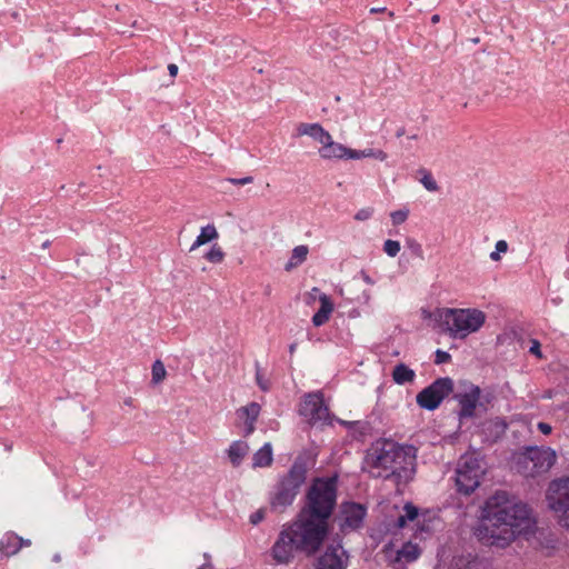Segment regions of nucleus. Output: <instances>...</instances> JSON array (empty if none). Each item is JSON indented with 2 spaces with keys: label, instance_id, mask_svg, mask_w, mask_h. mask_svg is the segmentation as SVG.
<instances>
[{
  "label": "nucleus",
  "instance_id": "052dcab7",
  "mask_svg": "<svg viewBox=\"0 0 569 569\" xmlns=\"http://www.w3.org/2000/svg\"><path fill=\"white\" fill-rule=\"evenodd\" d=\"M341 423L347 425V426H353V425L359 423V421H351V422L341 421Z\"/></svg>",
  "mask_w": 569,
  "mask_h": 569
},
{
  "label": "nucleus",
  "instance_id": "412c9836",
  "mask_svg": "<svg viewBox=\"0 0 569 569\" xmlns=\"http://www.w3.org/2000/svg\"><path fill=\"white\" fill-rule=\"evenodd\" d=\"M421 555V549L417 543H412L411 541H407L402 545V547L396 552V557L392 562H399L402 559L410 563L416 561Z\"/></svg>",
  "mask_w": 569,
  "mask_h": 569
},
{
  "label": "nucleus",
  "instance_id": "1a4fd4ad",
  "mask_svg": "<svg viewBox=\"0 0 569 569\" xmlns=\"http://www.w3.org/2000/svg\"><path fill=\"white\" fill-rule=\"evenodd\" d=\"M399 443L392 440H378L367 450L363 462L371 468L390 469L395 458H400L397 453Z\"/></svg>",
  "mask_w": 569,
  "mask_h": 569
},
{
  "label": "nucleus",
  "instance_id": "f704fd0d",
  "mask_svg": "<svg viewBox=\"0 0 569 569\" xmlns=\"http://www.w3.org/2000/svg\"><path fill=\"white\" fill-rule=\"evenodd\" d=\"M451 360V356L449 352L443 351L441 349H437L435 352V363L442 365L447 363Z\"/></svg>",
  "mask_w": 569,
  "mask_h": 569
},
{
  "label": "nucleus",
  "instance_id": "6e6552de",
  "mask_svg": "<svg viewBox=\"0 0 569 569\" xmlns=\"http://www.w3.org/2000/svg\"><path fill=\"white\" fill-rule=\"evenodd\" d=\"M455 385L450 377L437 378L429 386L419 391L416 402L421 409L433 411L453 391Z\"/></svg>",
  "mask_w": 569,
  "mask_h": 569
},
{
  "label": "nucleus",
  "instance_id": "473e14b6",
  "mask_svg": "<svg viewBox=\"0 0 569 569\" xmlns=\"http://www.w3.org/2000/svg\"><path fill=\"white\" fill-rule=\"evenodd\" d=\"M401 246L397 240L388 239L383 243V251L391 258H395L400 252Z\"/></svg>",
  "mask_w": 569,
  "mask_h": 569
},
{
  "label": "nucleus",
  "instance_id": "13d9d810",
  "mask_svg": "<svg viewBox=\"0 0 569 569\" xmlns=\"http://www.w3.org/2000/svg\"><path fill=\"white\" fill-rule=\"evenodd\" d=\"M296 349H297V343H296V342H293V343H291V345L289 346V352H290L291 355L296 351Z\"/></svg>",
  "mask_w": 569,
  "mask_h": 569
},
{
  "label": "nucleus",
  "instance_id": "aec40b11",
  "mask_svg": "<svg viewBox=\"0 0 569 569\" xmlns=\"http://www.w3.org/2000/svg\"><path fill=\"white\" fill-rule=\"evenodd\" d=\"M391 377L395 383L403 386L407 383H412L415 381L416 372L406 363L399 362L393 367Z\"/></svg>",
  "mask_w": 569,
  "mask_h": 569
},
{
  "label": "nucleus",
  "instance_id": "37998d69",
  "mask_svg": "<svg viewBox=\"0 0 569 569\" xmlns=\"http://www.w3.org/2000/svg\"><path fill=\"white\" fill-rule=\"evenodd\" d=\"M538 430L542 433V435H550L551 431H552V428L549 423L547 422H539L538 423Z\"/></svg>",
  "mask_w": 569,
  "mask_h": 569
},
{
  "label": "nucleus",
  "instance_id": "e2e57ef3",
  "mask_svg": "<svg viewBox=\"0 0 569 569\" xmlns=\"http://www.w3.org/2000/svg\"><path fill=\"white\" fill-rule=\"evenodd\" d=\"M49 246H50V241L49 240H47V241H44L42 243V248H48Z\"/></svg>",
  "mask_w": 569,
  "mask_h": 569
},
{
  "label": "nucleus",
  "instance_id": "6ab92c4d",
  "mask_svg": "<svg viewBox=\"0 0 569 569\" xmlns=\"http://www.w3.org/2000/svg\"><path fill=\"white\" fill-rule=\"evenodd\" d=\"M21 543H19L18 535L9 531L3 535L0 540V559L8 558L19 552Z\"/></svg>",
  "mask_w": 569,
  "mask_h": 569
},
{
  "label": "nucleus",
  "instance_id": "5701e85b",
  "mask_svg": "<svg viewBox=\"0 0 569 569\" xmlns=\"http://www.w3.org/2000/svg\"><path fill=\"white\" fill-rule=\"evenodd\" d=\"M420 510L412 502H406L403 506V513L400 515L395 521L396 529H403L408 522L415 521L419 517Z\"/></svg>",
  "mask_w": 569,
  "mask_h": 569
},
{
  "label": "nucleus",
  "instance_id": "b1692460",
  "mask_svg": "<svg viewBox=\"0 0 569 569\" xmlns=\"http://www.w3.org/2000/svg\"><path fill=\"white\" fill-rule=\"evenodd\" d=\"M253 467L257 468H264L269 467L272 463V446L271 443L267 442L264 443L254 455L252 458Z\"/></svg>",
  "mask_w": 569,
  "mask_h": 569
},
{
  "label": "nucleus",
  "instance_id": "f3484780",
  "mask_svg": "<svg viewBox=\"0 0 569 569\" xmlns=\"http://www.w3.org/2000/svg\"><path fill=\"white\" fill-rule=\"evenodd\" d=\"M297 136H309L322 144L331 134L320 123L302 122L297 127Z\"/></svg>",
  "mask_w": 569,
  "mask_h": 569
},
{
  "label": "nucleus",
  "instance_id": "de8ad7c7",
  "mask_svg": "<svg viewBox=\"0 0 569 569\" xmlns=\"http://www.w3.org/2000/svg\"><path fill=\"white\" fill-rule=\"evenodd\" d=\"M254 423L256 422L246 421V435H250L251 432H253Z\"/></svg>",
  "mask_w": 569,
  "mask_h": 569
},
{
  "label": "nucleus",
  "instance_id": "4d7b16f0",
  "mask_svg": "<svg viewBox=\"0 0 569 569\" xmlns=\"http://www.w3.org/2000/svg\"><path fill=\"white\" fill-rule=\"evenodd\" d=\"M439 20H440L439 14H433V16L431 17V22H432L433 24H435V23H438V22H439Z\"/></svg>",
  "mask_w": 569,
  "mask_h": 569
},
{
  "label": "nucleus",
  "instance_id": "4c0bfd02",
  "mask_svg": "<svg viewBox=\"0 0 569 569\" xmlns=\"http://www.w3.org/2000/svg\"><path fill=\"white\" fill-rule=\"evenodd\" d=\"M407 244L413 254H416L418 257H422V252H423L422 247L418 241H416L415 239H408Z\"/></svg>",
  "mask_w": 569,
  "mask_h": 569
},
{
  "label": "nucleus",
  "instance_id": "7c9ffc66",
  "mask_svg": "<svg viewBox=\"0 0 569 569\" xmlns=\"http://www.w3.org/2000/svg\"><path fill=\"white\" fill-rule=\"evenodd\" d=\"M204 258L211 263H220L223 261L224 252L221 247L213 244L211 249L204 253Z\"/></svg>",
  "mask_w": 569,
  "mask_h": 569
},
{
  "label": "nucleus",
  "instance_id": "dca6fc26",
  "mask_svg": "<svg viewBox=\"0 0 569 569\" xmlns=\"http://www.w3.org/2000/svg\"><path fill=\"white\" fill-rule=\"evenodd\" d=\"M348 147L335 142L330 136L327 141H323L322 147L319 149V154L322 159H346Z\"/></svg>",
  "mask_w": 569,
  "mask_h": 569
},
{
  "label": "nucleus",
  "instance_id": "423d86ee",
  "mask_svg": "<svg viewBox=\"0 0 569 569\" xmlns=\"http://www.w3.org/2000/svg\"><path fill=\"white\" fill-rule=\"evenodd\" d=\"M417 451L418 449L413 445L399 443L397 453H400L399 457L401 458H395V462H392L393 466H391L389 473L385 476L379 473L377 477L391 480L397 486L410 482L417 471Z\"/></svg>",
  "mask_w": 569,
  "mask_h": 569
},
{
  "label": "nucleus",
  "instance_id": "f257e3e1",
  "mask_svg": "<svg viewBox=\"0 0 569 569\" xmlns=\"http://www.w3.org/2000/svg\"><path fill=\"white\" fill-rule=\"evenodd\" d=\"M338 475L316 477L305 495V502L295 520L284 525L272 547L270 557L276 565H289L296 555L317 556L323 548L337 507Z\"/></svg>",
  "mask_w": 569,
  "mask_h": 569
},
{
  "label": "nucleus",
  "instance_id": "680f3d73",
  "mask_svg": "<svg viewBox=\"0 0 569 569\" xmlns=\"http://www.w3.org/2000/svg\"><path fill=\"white\" fill-rule=\"evenodd\" d=\"M203 558H204L206 562H210V560H211V556L207 552L203 555Z\"/></svg>",
  "mask_w": 569,
  "mask_h": 569
},
{
  "label": "nucleus",
  "instance_id": "3c124183",
  "mask_svg": "<svg viewBox=\"0 0 569 569\" xmlns=\"http://www.w3.org/2000/svg\"><path fill=\"white\" fill-rule=\"evenodd\" d=\"M387 11V8L385 7H381V8H371L370 9V13H381V12H386Z\"/></svg>",
  "mask_w": 569,
  "mask_h": 569
},
{
  "label": "nucleus",
  "instance_id": "ea45409f",
  "mask_svg": "<svg viewBox=\"0 0 569 569\" xmlns=\"http://www.w3.org/2000/svg\"><path fill=\"white\" fill-rule=\"evenodd\" d=\"M229 182H231L232 184L234 186H244V184H248V183H252L253 182V177L252 176H247V177H243V178H228L227 179Z\"/></svg>",
  "mask_w": 569,
  "mask_h": 569
},
{
  "label": "nucleus",
  "instance_id": "39448f33",
  "mask_svg": "<svg viewBox=\"0 0 569 569\" xmlns=\"http://www.w3.org/2000/svg\"><path fill=\"white\" fill-rule=\"evenodd\" d=\"M483 472L485 470L478 456L475 453L461 456L455 477L457 492L470 496L480 486Z\"/></svg>",
  "mask_w": 569,
  "mask_h": 569
},
{
  "label": "nucleus",
  "instance_id": "0eeeda50",
  "mask_svg": "<svg viewBox=\"0 0 569 569\" xmlns=\"http://www.w3.org/2000/svg\"><path fill=\"white\" fill-rule=\"evenodd\" d=\"M549 508L561 527L569 529V477L552 480L547 492Z\"/></svg>",
  "mask_w": 569,
  "mask_h": 569
},
{
  "label": "nucleus",
  "instance_id": "2f4dec72",
  "mask_svg": "<svg viewBox=\"0 0 569 569\" xmlns=\"http://www.w3.org/2000/svg\"><path fill=\"white\" fill-rule=\"evenodd\" d=\"M152 383L157 385L161 382L166 377V368L160 360H156L152 365Z\"/></svg>",
  "mask_w": 569,
  "mask_h": 569
},
{
  "label": "nucleus",
  "instance_id": "f8f14e48",
  "mask_svg": "<svg viewBox=\"0 0 569 569\" xmlns=\"http://www.w3.org/2000/svg\"><path fill=\"white\" fill-rule=\"evenodd\" d=\"M349 553L340 543L329 545L322 555L317 558L315 569H347Z\"/></svg>",
  "mask_w": 569,
  "mask_h": 569
},
{
  "label": "nucleus",
  "instance_id": "c9c22d12",
  "mask_svg": "<svg viewBox=\"0 0 569 569\" xmlns=\"http://www.w3.org/2000/svg\"><path fill=\"white\" fill-rule=\"evenodd\" d=\"M367 158H373L380 161H383L387 159V153L381 149H366Z\"/></svg>",
  "mask_w": 569,
  "mask_h": 569
},
{
  "label": "nucleus",
  "instance_id": "bf43d9fd",
  "mask_svg": "<svg viewBox=\"0 0 569 569\" xmlns=\"http://www.w3.org/2000/svg\"><path fill=\"white\" fill-rule=\"evenodd\" d=\"M419 530L420 531H429L430 529L428 526L421 525V526H419Z\"/></svg>",
  "mask_w": 569,
  "mask_h": 569
},
{
  "label": "nucleus",
  "instance_id": "0e129e2a",
  "mask_svg": "<svg viewBox=\"0 0 569 569\" xmlns=\"http://www.w3.org/2000/svg\"><path fill=\"white\" fill-rule=\"evenodd\" d=\"M388 16H389L390 19H393V17H395L393 11H388Z\"/></svg>",
  "mask_w": 569,
  "mask_h": 569
},
{
  "label": "nucleus",
  "instance_id": "58836bf2",
  "mask_svg": "<svg viewBox=\"0 0 569 569\" xmlns=\"http://www.w3.org/2000/svg\"><path fill=\"white\" fill-rule=\"evenodd\" d=\"M362 158H367L366 149L365 150H356V149L348 148L346 159L358 160V159H362Z\"/></svg>",
  "mask_w": 569,
  "mask_h": 569
},
{
  "label": "nucleus",
  "instance_id": "f03ea898",
  "mask_svg": "<svg viewBox=\"0 0 569 569\" xmlns=\"http://www.w3.org/2000/svg\"><path fill=\"white\" fill-rule=\"evenodd\" d=\"M532 525L528 506L500 490L485 501L475 536L482 545L506 548Z\"/></svg>",
  "mask_w": 569,
  "mask_h": 569
},
{
  "label": "nucleus",
  "instance_id": "8fccbe9b",
  "mask_svg": "<svg viewBox=\"0 0 569 569\" xmlns=\"http://www.w3.org/2000/svg\"><path fill=\"white\" fill-rule=\"evenodd\" d=\"M492 399V395L491 393H486L485 396L481 395V401L486 405V403H490Z\"/></svg>",
  "mask_w": 569,
  "mask_h": 569
},
{
  "label": "nucleus",
  "instance_id": "c756f323",
  "mask_svg": "<svg viewBox=\"0 0 569 569\" xmlns=\"http://www.w3.org/2000/svg\"><path fill=\"white\" fill-rule=\"evenodd\" d=\"M419 173L422 174L420 182L423 184V187L428 191H432V192L438 191L439 186H438L437 181L435 180V178L432 177L430 171H428L427 169H420Z\"/></svg>",
  "mask_w": 569,
  "mask_h": 569
},
{
  "label": "nucleus",
  "instance_id": "09e8293b",
  "mask_svg": "<svg viewBox=\"0 0 569 569\" xmlns=\"http://www.w3.org/2000/svg\"><path fill=\"white\" fill-rule=\"evenodd\" d=\"M18 539H19V543H21V548L22 547H29L31 546V540L29 539H23L22 537L18 536Z\"/></svg>",
  "mask_w": 569,
  "mask_h": 569
},
{
  "label": "nucleus",
  "instance_id": "864d4df0",
  "mask_svg": "<svg viewBox=\"0 0 569 569\" xmlns=\"http://www.w3.org/2000/svg\"><path fill=\"white\" fill-rule=\"evenodd\" d=\"M406 133V129L403 127L399 128L397 131H396V137L397 138H400L402 137L403 134Z\"/></svg>",
  "mask_w": 569,
  "mask_h": 569
},
{
  "label": "nucleus",
  "instance_id": "4be33fe9",
  "mask_svg": "<svg viewBox=\"0 0 569 569\" xmlns=\"http://www.w3.org/2000/svg\"><path fill=\"white\" fill-rule=\"evenodd\" d=\"M248 450H249L248 443L244 441H241V440L233 441L229 446L227 453H228V458L233 467H238L241 465L243 458L248 453Z\"/></svg>",
  "mask_w": 569,
  "mask_h": 569
},
{
  "label": "nucleus",
  "instance_id": "c03bdc74",
  "mask_svg": "<svg viewBox=\"0 0 569 569\" xmlns=\"http://www.w3.org/2000/svg\"><path fill=\"white\" fill-rule=\"evenodd\" d=\"M508 250V243L505 240H499L496 243V251L501 253Z\"/></svg>",
  "mask_w": 569,
  "mask_h": 569
},
{
  "label": "nucleus",
  "instance_id": "5fc2aeb1",
  "mask_svg": "<svg viewBox=\"0 0 569 569\" xmlns=\"http://www.w3.org/2000/svg\"><path fill=\"white\" fill-rule=\"evenodd\" d=\"M207 568H212L211 562H204L203 565H201V566H200V567H198L197 569H207Z\"/></svg>",
  "mask_w": 569,
  "mask_h": 569
},
{
  "label": "nucleus",
  "instance_id": "2eb2a0df",
  "mask_svg": "<svg viewBox=\"0 0 569 569\" xmlns=\"http://www.w3.org/2000/svg\"><path fill=\"white\" fill-rule=\"evenodd\" d=\"M508 422L502 417H495L482 423V433L489 442H498L505 436Z\"/></svg>",
  "mask_w": 569,
  "mask_h": 569
},
{
  "label": "nucleus",
  "instance_id": "a18cd8bd",
  "mask_svg": "<svg viewBox=\"0 0 569 569\" xmlns=\"http://www.w3.org/2000/svg\"><path fill=\"white\" fill-rule=\"evenodd\" d=\"M359 277L368 284H375V280L365 270H360Z\"/></svg>",
  "mask_w": 569,
  "mask_h": 569
},
{
  "label": "nucleus",
  "instance_id": "6e6d98bb",
  "mask_svg": "<svg viewBox=\"0 0 569 569\" xmlns=\"http://www.w3.org/2000/svg\"><path fill=\"white\" fill-rule=\"evenodd\" d=\"M52 561L53 562H60L61 561V556L60 553H54L53 557H52Z\"/></svg>",
  "mask_w": 569,
  "mask_h": 569
},
{
  "label": "nucleus",
  "instance_id": "72a5a7b5",
  "mask_svg": "<svg viewBox=\"0 0 569 569\" xmlns=\"http://www.w3.org/2000/svg\"><path fill=\"white\" fill-rule=\"evenodd\" d=\"M408 216H409L408 209H399V210L392 211L390 213L391 221H392L393 226H399V224L403 223L408 219Z\"/></svg>",
  "mask_w": 569,
  "mask_h": 569
},
{
  "label": "nucleus",
  "instance_id": "9b49d317",
  "mask_svg": "<svg viewBox=\"0 0 569 569\" xmlns=\"http://www.w3.org/2000/svg\"><path fill=\"white\" fill-rule=\"evenodd\" d=\"M299 415L308 418L312 423L329 419L330 411L325 403L323 393L318 391L305 395L299 407Z\"/></svg>",
  "mask_w": 569,
  "mask_h": 569
},
{
  "label": "nucleus",
  "instance_id": "603ef678",
  "mask_svg": "<svg viewBox=\"0 0 569 569\" xmlns=\"http://www.w3.org/2000/svg\"><path fill=\"white\" fill-rule=\"evenodd\" d=\"M490 259H491V260H493V261H498V260H500V253H499V252H497L496 250H495V251H492V252L490 253Z\"/></svg>",
  "mask_w": 569,
  "mask_h": 569
},
{
  "label": "nucleus",
  "instance_id": "a878e982",
  "mask_svg": "<svg viewBox=\"0 0 569 569\" xmlns=\"http://www.w3.org/2000/svg\"><path fill=\"white\" fill-rule=\"evenodd\" d=\"M308 252H309L308 247L303 246V244L297 246L296 248H293L291 257L288 260V262L286 263L284 269L287 271H290L291 269L301 264L307 259Z\"/></svg>",
  "mask_w": 569,
  "mask_h": 569
},
{
  "label": "nucleus",
  "instance_id": "c85d7f7f",
  "mask_svg": "<svg viewBox=\"0 0 569 569\" xmlns=\"http://www.w3.org/2000/svg\"><path fill=\"white\" fill-rule=\"evenodd\" d=\"M254 380L261 391L267 392L271 389V382L266 377L263 369L261 368L258 360L254 361Z\"/></svg>",
  "mask_w": 569,
  "mask_h": 569
},
{
  "label": "nucleus",
  "instance_id": "49530a36",
  "mask_svg": "<svg viewBox=\"0 0 569 569\" xmlns=\"http://www.w3.org/2000/svg\"><path fill=\"white\" fill-rule=\"evenodd\" d=\"M169 72L171 77H176L178 74V66L174 63H170L168 66Z\"/></svg>",
  "mask_w": 569,
  "mask_h": 569
},
{
  "label": "nucleus",
  "instance_id": "a211bd4d",
  "mask_svg": "<svg viewBox=\"0 0 569 569\" xmlns=\"http://www.w3.org/2000/svg\"><path fill=\"white\" fill-rule=\"evenodd\" d=\"M319 301H320V308L312 316V320H311L312 325L315 327H321L322 325H325L329 320V318L333 311V302L329 296L322 293L320 296Z\"/></svg>",
  "mask_w": 569,
  "mask_h": 569
},
{
  "label": "nucleus",
  "instance_id": "69168bd1",
  "mask_svg": "<svg viewBox=\"0 0 569 569\" xmlns=\"http://www.w3.org/2000/svg\"><path fill=\"white\" fill-rule=\"evenodd\" d=\"M409 139L416 140V139H418V136L417 134H412V136L409 137Z\"/></svg>",
  "mask_w": 569,
  "mask_h": 569
},
{
  "label": "nucleus",
  "instance_id": "4468645a",
  "mask_svg": "<svg viewBox=\"0 0 569 569\" xmlns=\"http://www.w3.org/2000/svg\"><path fill=\"white\" fill-rule=\"evenodd\" d=\"M341 513L343 515V523L341 528H350L352 530H358L363 526V520L367 516V508L365 505L355 502V501H346L341 505Z\"/></svg>",
  "mask_w": 569,
  "mask_h": 569
},
{
  "label": "nucleus",
  "instance_id": "e433bc0d",
  "mask_svg": "<svg viewBox=\"0 0 569 569\" xmlns=\"http://www.w3.org/2000/svg\"><path fill=\"white\" fill-rule=\"evenodd\" d=\"M372 214H373L372 208H370V207L362 208L357 211V213L355 214V219L358 221H365V220L370 219L372 217Z\"/></svg>",
  "mask_w": 569,
  "mask_h": 569
},
{
  "label": "nucleus",
  "instance_id": "20e7f679",
  "mask_svg": "<svg viewBox=\"0 0 569 569\" xmlns=\"http://www.w3.org/2000/svg\"><path fill=\"white\" fill-rule=\"evenodd\" d=\"M436 326L452 338L463 339L478 331L486 321L483 311L475 308H438L433 313Z\"/></svg>",
  "mask_w": 569,
  "mask_h": 569
},
{
  "label": "nucleus",
  "instance_id": "9d476101",
  "mask_svg": "<svg viewBox=\"0 0 569 569\" xmlns=\"http://www.w3.org/2000/svg\"><path fill=\"white\" fill-rule=\"evenodd\" d=\"M453 399L459 405L457 415L460 421L475 418L477 408L487 411V407L481 401V389L477 385L470 383L468 391L455 393Z\"/></svg>",
  "mask_w": 569,
  "mask_h": 569
},
{
  "label": "nucleus",
  "instance_id": "79ce46f5",
  "mask_svg": "<svg viewBox=\"0 0 569 569\" xmlns=\"http://www.w3.org/2000/svg\"><path fill=\"white\" fill-rule=\"evenodd\" d=\"M263 519H264V510L263 509H259L256 512L251 513V516H250V522L254 526L258 525L259 522H261Z\"/></svg>",
  "mask_w": 569,
  "mask_h": 569
},
{
  "label": "nucleus",
  "instance_id": "a19ab883",
  "mask_svg": "<svg viewBox=\"0 0 569 569\" xmlns=\"http://www.w3.org/2000/svg\"><path fill=\"white\" fill-rule=\"evenodd\" d=\"M529 352L531 355L536 356L539 359L542 358L541 346H540V342L538 340L533 339L531 341V346L529 348Z\"/></svg>",
  "mask_w": 569,
  "mask_h": 569
},
{
  "label": "nucleus",
  "instance_id": "393cba45",
  "mask_svg": "<svg viewBox=\"0 0 569 569\" xmlns=\"http://www.w3.org/2000/svg\"><path fill=\"white\" fill-rule=\"evenodd\" d=\"M218 237H219V233L213 224H207L206 227H202L197 239L191 244L190 251H192V250L197 249L198 247L206 244L212 240L218 239Z\"/></svg>",
  "mask_w": 569,
  "mask_h": 569
},
{
  "label": "nucleus",
  "instance_id": "7ed1b4c3",
  "mask_svg": "<svg viewBox=\"0 0 569 569\" xmlns=\"http://www.w3.org/2000/svg\"><path fill=\"white\" fill-rule=\"evenodd\" d=\"M310 466L309 455L307 452L299 453L289 470L278 477L277 482L269 492L271 511L281 513L292 506L301 487L307 481Z\"/></svg>",
  "mask_w": 569,
  "mask_h": 569
},
{
  "label": "nucleus",
  "instance_id": "bb28decb",
  "mask_svg": "<svg viewBox=\"0 0 569 569\" xmlns=\"http://www.w3.org/2000/svg\"><path fill=\"white\" fill-rule=\"evenodd\" d=\"M529 456L530 455L528 453V447H526L521 452H519L515 457V466L517 471L527 478L530 477L529 472H531V460H529Z\"/></svg>",
  "mask_w": 569,
  "mask_h": 569
},
{
  "label": "nucleus",
  "instance_id": "ddd939ff",
  "mask_svg": "<svg viewBox=\"0 0 569 569\" xmlns=\"http://www.w3.org/2000/svg\"><path fill=\"white\" fill-rule=\"evenodd\" d=\"M529 460L531 466L529 472L530 478H535L549 471L556 461V453L550 448L528 447Z\"/></svg>",
  "mask_w": 569,
  "mask_h": 569
},
{
  "label": "nucleus",
  "instance_id": "cd10ccee",
  "mask_svg": "<svg viewBox=\"0 0 569 569\" xmlns=\"http://www.w3.org/2000/svg\"><path fill=\"white\" fill-rule=\"evenodd\" d=\"M261 407L258 402H250L237 410L238 416L246 417V421L256 422L258 420Z\"/></svg>",
  "mask_w": 569,
  "mask_h": 569
}]
</instances>
